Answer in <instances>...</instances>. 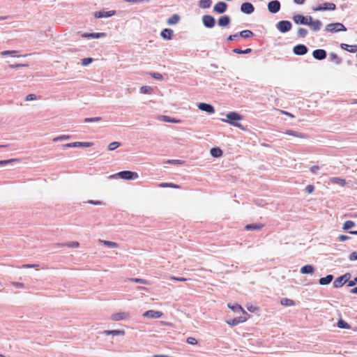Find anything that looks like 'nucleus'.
Listing matches in <instances>:
<instances>
[{"label": "nucleus", "instance_id": "412c9836", "mask_svg": "<svg viewBox=\"0 0 357 357\" xmlns=\"http://www.w3.org/2000/svg\"><path fill=\"white\" fill-rule=\"evenodd\" d=\"M309 26L312 31L317 32L321 29L322 23L320 20H315L310 25H309Z\"/></svg>", "mask_w": 357, "mask_h": 357}, {"label": "nucleus", "instance_id": "f704fd0d", "mask_svg": "<svg viewBox=\"0 0 357 357\" xmlns=\"http://www.w3.org/2000/svg\"><path fill=\"white\" fill-rule=\"evenodd\" d=\"M238 36H240L241 37H242L243 38H248L253 36L254 33L252 31L247 29V30L241 31L238 33Z\"/></svg>", "mask_w": 357, "mask_h": 357}, {"label": "nucleus", "instance_id": "603ef678", "mask_svg": "<svg viewBox=\"0 0 357 357\" xmlns=\"http://www.w3.org/2000/svg\"><path fill=\"white\" fill-rule=\"evenodd\" d=\"M18 162L17 159H9V160H0V165H6L7 164L12 163V162Z\"/></svg>", "mask_w": 357, "mask_h": 357}, {"label": "nucleus", "instance_id": "13d9d810", "mask_svg": "<svg viewBox=\"0 0 357 357\" xmlns=\"http://www.w3.org/2000/svg\"><path fill=\"white\" fill-rule=\"evenodd\" d=\"M70 135H61V136H59V137L54 138V141L57 142V141H60V140L68 139H70Z\"/></svg>", "mask_w": 357, "mask_h": 357}, {"label": "nucleus", "instance_id": "e433bc0d", "mask_svg": "<svg viewBox=\"0 0 357 357\" xmlns=\"http://www.w3.org/2000/svg\"><path fill=\"white\" fill-rule=\"evenodd\" d=\"M100 243L111 248L119 247L118 243L109 241L100 240Z\"/></svg>", "mask_w": 357, "mask_h": 357}, {"label": "nucleus", "instance_id": "9d476101", "mask_svg": "<svg viewBox=\"0 0 357 357\" xmlns=\"http://www.w3.org/2000/svg\"><path fill=\"white\" fill-rule=\"evenodd\" d=\"M241 11L245 14L250 15L255 11V7L251 3L245 2L241 6Z\"/></svg>", "mask_w": 357, "mask_h": 357}, {"label": "nucleus", "instance_id": "2f4dec72", "mask_svg": "<svg viewBox=\"0 0 357 357\" xmlns=\"http://www.w3.org/2000/svg\"><path fill=\"white\" fill-rule=\"evenodd\" d=\"M212 3L211 0H199V6L202 8H208L211 7Z\"/></svg>", "mask_w": 357, "mask_h": 357}, {"label": "nucleus", "instance_id": "20e7f679", "mask_svg": "<svg viewBox=\"0 0 357 357\" xmlns=\"http://www.w3.org/2000/svg\"><path fill=\"white\" fill-rule=\"evenodd\" d=\"M292 27V24L291 22L288 20H281L276 24V28L281 32V33H287L289 31L291 30Z\"/></svg>", "mask_w": 357, "mask_h": 357}, {"label": "nucleus", "instance_id": "a18cd8bd", "mask_svg": "<svg viewBox=\"0 0 357 357\" xmlns=\"http://www.w3.org/2000/svg\"><path fill=\"white\" fill-rule=\"evenodd\" d=\"M161 118L165 122L178 123V122L180 121L179 120H177L176 119L172 118V117L168 116H162Z\"/></svg>", "mask_w": 357, "mask_h": 357}, {"label": "nucleus", "instance_id": "7ed1b4c3", "mask_svg": "<svg viewBox=\"0 0 357 357\" xmlns=\"http://www.w3.org/2000/svg\"><path fill=\"white\" fill-rule=\"evenodd\" d=\"M326 31L331 33L346 31L347 28L340 22L331 23L326 26Z\"/></svg>", "mask_w": 357, "mask_h": 357}, {"label": "nucleus", "instance_id": "a211bd4d", "mask_svg": "<svg viewBox=\"0 0 357 357\" xmlns=\"http://www.w3.org/2000/svg\"><path fill=\"white\" fill-rule=\"evenodd\" d=\"M231 22V18L229 15H222L218 20V24L220 26H227Z\"/></svg>", "mask_w": 357, "mask_h": 357}, {"label": "nucleus", "instance_id": "c03bdc74", "mask_svg": "<svg viewBox=\"0 0 357 357\" xmlns=\"http://www.w3.org/2000/svg\"><path fill=\"white\" fill-rule=\"evenodd\" d=\"M153 91V89L149 86H142L140 88V93H151Z\"/></svg>", "mask_w": 357, "mask_h": 357}, {"label": "nucleus", "instance_id": "423d86ee", "mask_svg": "<svg viewBox=\"0 0 357 357\" xmlns=\"http://www.w3.org/2000/svg\"><path fill=\"white\" fill-rule=\"evenodd\" d=\"M202 23L205 27L212 29L215 25V20L210 15H204L202 16Z\"/></svg>", "mask_w": 357, "mask_h": 357}, {"label": "nucleus", "instance_id": "4d7b16f0", "mask_svg": "<svg viewBox=\"0 0 357 357\" xmlns=\"http://www.w3.org/2000/svg\"><path fill=\"white\" fill-rule=\"evenodd\" d=\"M125 2L131 3H149L150 0H124Z\"/></svg>", "mask_w": 357, "mask_h": 357}, {"label": "nucleus", "instance_id": "6ab92c4d", "mask_svg": "<svg viewBox=\"0 0 357 357\" xmlns=\"http://www.w3.org/2000/svg\"><path fill=\"white\" fill-rule=\"evenodd\" d=\"M173 33L172 29L166 28L161 31L160 36L165 40H171Z\"/></svg>", "mask_w": 357, "mask_h": 357}, {"label": "nucleus", "instance_id": "69168bd1", "mask_svg": "<svg viewBox=\"0 0 357 357\" xmlns=\"http://www.w3.org/2000/svg\"><path fill=\"white\" fill-rule=\"evenodd\" d=\"M36 99V96L35 94H29L26 96L25 100L30 101Z\"/></svg>", "mask_w": 357, "mask_h": 357}, {"label": "nucleus", "instance_id": "8fccbe9b", "mask_svg": "<svg viewBox=\"0 0 357 357\" xmlns=\"http://www.w3.org/2000/svg\"><path fill=\"white\" fill-rule=\"evenodd\" d=\"M149 75L152 77H153L154 79H155L157 80H162L163 79L162 75L159 73L151 72V73H149Z\"/></svg>", "mask_w": 357, "mask_h": 357}, {"label": "nucleus", "instance_id": "aec40b11", "mask_svg": "<svg viewBox=\"0 0 357 357\" xmlns=\"http://www.w3.org/2000/svg\"><path fill=\"white\" fill-rule=\"evenodd\" d=\"M246 319H247L246 317L241 316V317H236L230 321H228L227 324H229L230 326H234L241 323L245 321Z\"/></svg>", "mask_w": 357, "mask_h": 357}, {"label": "nucleus", "instance_id": "c85d7f7f", "mask_svg": "<svg viewBox=\"0 0 357 357\" xmlns=\"http://www.w3.org/2000/svg\"><path fill=\"white\" fill-rule=\"evenodd\" d=\"M329 60L331 62L335 63L337 65H339L342 63V59L338 56L337 54L333 52H331L329 54Z\"/></svg>", "mask_w": 357, "mask_h": 357}, {"label": "nucleus", "instance_id": "0e129e2a", "mask_svg": "<svg viewBox=\"0 0 357 357\" xmlns=\"http://www.w3.org/2000/svg\"><path fill=\"white\" fill-rule=\"evenodd\" d=\"M320 169V167L317 165H314L312 167H310V172L313 174H317V172L318 170Z\"/></svg>", "mask_w": 357, "mask_h": 357}, {"label": "nucleus", "instance_id": "58836bf2", "mask_svg": "<svg viewBox=\"0 0 357 357\" xmlns=\"http://www.w3.org/2000/svg\"><path fill=\"white\" fill-rule=\"evenodd\" d=\"M331 182L341 186H344L346 184V181L339 177H334L331 179Z\"/></svg>", "mask_w": 357, "mask_h": 357}, {"label": "nucleus", "instance_id": "b1692460", "mask_svg": "<svg viewBox=\"0 0 357 357\" xmlns=\"http://www.w3.org/2000/svg\"><path fill=\"white\" fill-rule=\"evenodd\" d=\"M333 280V275H327L326 277L321 278L319 280V283L321 285H326L330 284L332 280Z\"/></svg>", "mask_w": 357, "mask_h": 357}, {"label": "nucleus", "instance_id": "1a4fd4ad", "mask_svg": "<svg viewBox=\"0 0 357 357\" xmlns=\"http://www.w3.org/2000/svg\"><path fill=\"white\" fill-rule=\"evenodd\" d=\"M308 48L303 44L296 45L293 48V52L295 55L303 56L307 54Z\"/></svg>", "mask_w": 357, "mask_h": 357}, {"label": "nucleus", "instance_id": "c756f323", "mask_svg": "<svg viewBox=\"0 0 357 357\" xmlns=\"http://www.w3.org/2000/svg\"><path fill=\"white\" fill-rule=\"evenodd\" d=\"M180 20V16L178 14H174L167 20V24L169 25H174L177 24Z\"/></svg>", "mask_w": 357, "mask_h": 357}, {"label": "nucleus", "instance_id": "bf43d9fd", "mask_svg": "<svg viewBox=\"0 0 357 357\" xmlns=\"http://www.w3.org/2000/svg\"><path fill=\"white\" fill-rule=\"evenodd\" d=\"M186 342L188 344H192V345L197 344V340L195 337H188Z\"/></svg>", "mask_w": 357, "mask_h": 357}, {"label": "nucleus", "instance_id": "774afa93", "mask_svg": "<svg viewBox=\"0 0 357 357\" xmlns=\"http://www.w3.org/2000/svg\"><path fill=\"white\" fill-rule=\"evenodd\" d=\"M39 265L38 264H24L22 266L23 268H34V267H38Z\"/></svg>", "mask_w": 357, "mask_h": 357}, {"label": "nucleus", "instance_id": "09e8293b", "mask_svg": "<svg viewBox=\"0 0 357 357\" xmlns=\"http://www.w3.org/2000/svg\"><path fill=\"white\" fill-rule=\"evenodd\" d=\"M102 118L100 116L98 117H92V118H86L84 119V121L85 123H94V122H98L101 121Z\"/></svg>", "mask_w": 357, "mask_h": 357}, {"label": "nucleus", "instance_id": "dca6fc26", "mask_svg": "<svg viewBox=\"0 0 357 357\" xmlns=\"http://www.w3.org/2000/svg\"><path fill=\"white\" fill-rule=\"evenodd\" d=\"M293 20L297 24L306 25L307 24H308L307 17L300 15V14L294 15Z\"/></svg>", "mask_w": 357, "mask_h": 357}, {"label": "nucleus", "instance_id": "c9c22d12", "mask_svg": "<svg viewBox=\"0 0 357 357\" xmlns=\"http://www.w3.org/2000/svg\"><path fill=\"white\" fill-rule=\"evenodd\" d=\"M337 326L340 328H344V329L351 328V326L342 319L338 320V321L337 323Z\"/></svg>", "mask_w": 357, "mask_h": 357}, {"label": "nucleus", "instance_id": "393cba45", "mask_svg": "<svg viewBox=\"0 0 357 357\" xmlns=\"http://www.w3.org/2000/svg\"><path fill=\"white\" fill-rule=\"evenodd\" d=\"M102 333L107 335H123L125 332L121 330H111V331L106 330V331H102Z\"/></svg>", "mask_w": 357, "mask_h": 357}, {"label": "nucleus", "instance_id": "5fc2aeb1", "mask_svg": "<svg viewBox=\"0 0 357 357\" xmlns=\"http://www.w3.org/2000/svg\"><path fill=\"white\" fill-rule=\"evenodd\" d=\"M160 186L162 188H165V187H171V188H179V186L178 185H176L174 183H162L160 184Z\"/></svg>", "mask_w": 357, "mask_h": 357}, {"label": "nucleus", "instance_id": "f8f14e48", "mask_svg": "<svg viewBox=\"0 0 357 357\" xmlns=\"http://www.w3.org/2000/svg\"><path fill=\"white\" fill-rule=\"evenodd\" d=\"M197 107L199 109L203 112H206L208 114H213L215 112L214 107L211 104L200 102L198 104Z\"/></svg>", "mask_w": 357, "mask_h": 357}, {"label": "nucleus", "instance_id": "72a5a7b5", "mask_svg": "<svg viewBox=\"0 0 357 357\" xmlns=\"http://www.w3.org/2000/svg\"><path fill=\"white\" fill-rule=\"evenodd\" d=\"M285 134L300 138L305 137L304 134L291 130H286Z\"/></svg>", "mask_w": 357, "mask_h": 357}, {"label": "nucleus", "instance_id": "f03ea898", "mask_svg": "<svg viewBox=\"0 0 357 357\" xmlns=\"http://www.w3.org/2000/svg\"><path fill=\"white\" fill-rule=\"evenodd\" d=\"M115 176L121 179L128 181L136 180L139 177L137 172L127 170L119 172Z\"/></svg>", "mask_w": 357, "mask_h": 357}, {"label": "nucleus", "instance_id": "0eeeda50", "mask_svg": "<svg viewBox=\"0 0 357 357\" xmlns=\"http://www.w3.org/2000/svg\"><path fill=\"white\" fill-rule=\"evenodd\" d=\"M350 278L349 273H346L340 277H338L335 279V280L333 282V284L335 288H340L342 287L348 280V279Z\"/></svg>", "mask_w": 357, "mask_h": 357}, {"label": "nucleus", "instance_id": "6e6552de", "mask_svg": "<svg viewBox=\"0 0 357 357\" xmlns=\"http://www.w3.org/2000/svg\"><path fill=\"white\" fill-rule=\"evenodd\" d=\"M281 7L280 2L278 0H273L268 3V10L271 13H277L280 11Z\"/></svg>", "mask_w": 357, "mask_h": 357}, {"label": "nucleus", "instance_id": "49530a36", "mask_svg": "<svg viewBox=\"0 0 357 357\" xmlns=\"http://www.w3.org/2000/svg\"><path fill=\"white\" fill-rule=\"evenodd\" d=\"M228 307H229L230 309L233 310L234 311H238V310H239V311H242L243 313H245V311H244V310L242 308V307H241L240 305H238V304H235V305H230V304H228Z\"/></svg>", "mask_w": 357, "mask_h": 357}, {"label": "nucleus", "instance_id": "e2e57ef3", "mask_svg": "<svg viewBox=\"0 0 357 357\" xmlns=\"http://www.w3.org/2000/svg\"><path fill=\"white\" fill-rule=\"evenodd\" d=\"M349 259L350 261L357 260V252H353L350 254Z\"/></svg>", "mask_w": 357, "mask_h": 357}, {"label": "nucleus", "instance_id": "f257e3e1", "mask_svg": "<svg viewBox=\"0 0 357 357\" xmlns=\"http://www.w3.org/2000/svg\"><path fill=\"white\" fill-rule=\"evenodd\" d=\"M226 117L227 119H222V121L226 122L234 127L240 128L241 130H245L244 126L242 124L237 122L238 121H241L243 119L242 115H241L236 112H231L226 114Z\"/></svg>", "mask_w": 357, "mask_h": 357}, {"label": "nucleus", "instance_id": "bb28decb", "mask_svg": "<svg viewBox=\"0 0 357 357\" xmlns=\"http://www.w3.org/2000/svg\"><path fill=\"white\" fill-rule=\"evenodd\" d=\"M127 317V314L125 312L114 313L112 315V319L114 321H121Z\"/></svg>", "mask_w": 357, "mask_h": 357}, {"label": "nucleus", "instance_id": "4be33fe9", "mask_svg": "<svg viewBox=\"0 0 357 357\" xmlns=\"http://www.w3.org/2000/svg\"><path fill=\"white\" fill-rule=\"evenodd\" d=\"M302 274H312L314 272V268L312 265H305L301 268Z\"/></svg>", "mask_w": 357, "mask_h": 357}, {"label": "nucleus", "instance_id": "39448f33", "mask_svg": "<svg viewBox=\"0 0 357 357\" xmlns=\"http://www.w3.org/2000/svg\"><path fill=\"white\" fill-rule=\"evenodd\" d=\"M336 6L334 3L326 2L316 7H313L314 11L335 10Z\"/></svg>", "mask_w": 357, "mask_h": 357}, {"label": "nucleus", "instance_id": "f3484780", "mask_svg": "<svg viewBox=\"0 0 357 357\" xmlns=\"http://www.w3.org/2000/svg\"><path fill=\"white\" fill-rule=\"evenodd\" d=\"M162 313L160 311H155V310H152L146 311L143 314L144 317H148L150 319L160 318L162 317Z\"/></svg>", "mask_w": 357, "mask_h": 357}, {"label": "nucleus", "instance_id": "4c0bfd02", "mask_svg": "<svg viewBox=\"0 0 357 357\" xmlns=\"http://www.w3.org/2000/svg\"><path fill=\"white\" fill-rule=\"evenodd\" d=\"M280 303L284 306H293L294 305V301L291 299L284 298L280 300Z\"/></svg>", "mask_w": 357, "mask_h": 357}, {"label": "nucleus", "instance_id": "de8ad7c7", "mask_svg": "<svg viewBox=\"0 0 357 357\" xmlns=\"http://www.w3.org/2000/svg\"><path fill=\"white\" fill-rule=\"evenodd\" d=\"M121 146V143L119 142H113L112 143H110L108 146V149L109 151H114L116 149H117L118 147H119Z\"/></svg>", "mask_w": 357, "mask_h": 357}, {"label": "nucleus", "instance_id": "9b49d317", "mask_svg": "<svg viewBox=\"0 0 357 357\" xmlns=\"http://www.w3.org/2000/svg\"><path fill=\"white\" fill-rule=\"evenodd\" d=\"M92 146L91 142H71L68 144H63V148H74V147H90Z\"/></svg>", "mask_w": 357, "mask_h": 357}, {"label": "nucleus", "instance_id": "ea45409f", "mask_svg": "<svg viewBox=\"0 0 357 357\" xmlns=\"http://www.w3.org/2000/svg\"><path fill=\"white\" fill-rule=\"evenodd\" d=\"M233 52L234 53L239 54H249V53L252 52V49L248 48L244 50H242L239 48H234L233 50Z\"/></svg>", "mask_w": 357, "mask_h": 357}, {"label": "nucleus", "instance_id": "680f3d73", "mask_svg": "<svg viewBox=\"0 0 357 357\" xmlns=\"http://www.w3.org/2000/svg\"><path fill=\"white\" fill-rule=\"evenodd\" d=\"M350 238H351L350 236H347V235H343V234L340 235L339 237H338L339 241H342V242L347 241V240H349Z\"/></svg>", "mask_w": 357, "mask_h": 357}, {"label": "nucleus", "instance_id": "5701e85b", "mask_svg": "<svg viewBox=\"0 0 357 357\" xmlns=\"http://www.w3.org/2000/svg\"><path fill=\"white\" fill-rule=\"evenodd\" d=\"M106 36L105 33H83L82 37L83 38H100L101 37H105Z\"/></svg>", "mask_w": 357, "mask_h": 357}, {"label": "nucleus", "instance_id": "3c124183", "mask_svg": "<svg viewBox=\"0 0 357 357\" xmlns=\"http://www.w3.org/2000/svg\"><path fill=\"white\" fill-rule=\"evenodd\" d=\"M184 162V161L181 160H167L165 163L167 164H173V165H181Z\"/></svg>", "mask_w": 357, "mask_h": 357}, {"label": "nucleus", "instance_id": "cd10ccee", "mask_svg": "<svg viewBox=\"0 0 357 357\" xmlns=\"http://www.w3.org/2000/svg\"><path fill=\"white\" fill-rule=\"evenodd\" d=\"M210 152L211 155L214 158L221 157L223 154L222 151L218 147L212 148Z\"/></svg>", "mask_w": 357, "mask_h": 357}, {"label": "nucleus", "instance_id": "79ce46f5", "mask_svg": "<svg viewBox=\"0 0 357 357\" xmlns=\"http://www.w3.org/2000/svg\"><path fill=\"white\" fill-rule=\"evenodd\" d=\"M308 34V31L305 28H299L298 30V36L301 38H305Z\"/></svg>", "mask_w": 357, "mask_h": 357}, {"label": "nucleus", "instance_id": "864d4df0", "mask_svg": "<svg viewBox=\"0 0 357 357\" xmlns=\"http://www.w3.org/2000/svg\"><path fill=\"white\" fill-rule=\"evenodd\" d=\"M61 245H67L69 248H78L79 246V243L77 241H72L66 244H61Z\"/></svg>", "mask_w": 357, "mask_h": 357}, {"label": "nucleus", "instance_id": "ddd939ff", "mask_svg": "<svg viewBox=\"0 0 357 357\" xmlns=\"http://www.w3.org/2000/svg\"><path fill=\"white\" fill-rule=\"evenodd\" d=\"M227 8V4L224 1H218L213 7V11L222 14L224 13Z\"/></svg>", "mask_w": 357, "mask_h": 357}, {"label": "nucleus", "instance_id": "a878e982", "mask_svg": "<svg viewBox=\"0 0 357 357\" xmlns=\"http://www.w3.org/2000/svg\"><path fill=\"white\" fill-rule=\"evenodd\" d=\"M341 48L349 52L354 53L357 51V45H349L347 44L342 43Z\"/></svg>", "mask_w": 357, "mask_h": 357}, {"label": "nucleus", "instance_id": "a19ab883", "mask_svg": "<svg viewBox=\"0 0 357 357\" xmlns=\"http://www.w3.org/2000/svg\"><path fill=\"white\" fill-rule=\"evenodd\" d=\"M354 225H355L354 222H353L351 220H347L344 222L342 229L344 230H348V229L352 228Z\"/></svg>", "mask_w": 357, "mask_h": 357}, {"label": "nucleus", "instance_id": "473e14b6", "mask_svg": "<svg viewBox=\"0 0 357 357\" xmlns=\"http://www.w3.org/2000/svg\"><path fill=\"white\" fill-rule=\"evenodd\" d=\"M18 53L17 51L16 50H6V51H3L1 52V54L2 56H8V55H11L14 57H19V56H22L21 55H17V54ZM26 55H24L23 56H26Z\"/></svg>", "mask_w": 357, "mask_h": 357}, {"label": "nucleus", "instance_id": "7c9ffc66", "mask_svg": "<svg viewBox=\"0 0 357 357\" xmlns=\"http://www.w3.org/2000/svg\"><path fill=\"white\" fill-rule=\"evenodd\" d=\"M263 227L262 224H248L245 225L246 230H259Z\"/></svg>", "mask_w": 357, "mask_h": 357}, {"label": "nucleus", "instance_id": "37998d69", "mask_svg": "<svg viewBox=\"0 0 357 357\" xmlns=\"http://www.w3.org/2000/svg\"><path fill=\"white\" fill-rule=\"evenodd\" d=\"M130 280L134 282H136V283H140V284H150V282L148 280L142 279V278H130Z\"/></svg>", "mask_w": 357, "mask_h": 357}, {"label": "nucleus", "instance_id": "052dcab7", "mask_svg": "<svg viewBox=\"0 0 357 357\" xmlns=\"http://www.w3.org/2000/svg\"><path fill=\"white\" fill-rule=\"evenodd\" d=\"M314 185H307L305 187V191L307 193L310 194V193H312L314 191Z\"/></svg>", "mask_w": 357, "mask_h": 357}, {"label": "nucleus", "instance_id": "338daca9", "mask_svg": "<svg viewBox=\"0 0 357 357\" xmlns=\"http://www.w3.org/2000/svg\"><path fill=\"white\" fill-rule=\"evenodd\" d=\"M237 37H238V33H236V34H234V35H230L227 38V41H232V40H235Z\"/></svg>", "mask_w": 357, "mask_h": 357}, {"label": "nucleus", "instance_id": "2eb2a0df", "mask_svg": "<svg viewBox=\"0 0 357 357\" xmlns=\"http://www.w3.org/2000/svg\"><path fill=\"white\" fill-rule=\"evenodd\" d=\"M115 13V10L98 11L94 13V17L96 18H107L113 16Z\"/></svg>", "mask_w": 357, "mask_h": 357}, {"label": "nucleus", "instance_id": "4468645a", "mask_svg": "<svg viewBox=\"0 0 357 357\" xmlns=\"http://www.w3.org/2000/svg\"><path fill=\"white\" fill-rule=\"evenodd\" d=\"M313 57L317 60H324L326 58L327 53L325 50L317 49L312 52Z\"/></svg>", "mask_w": 357, "mask_h": 357}, {"label": "nucleus", "instance_id": "6e6d98bb", "mask_svg": "<svg viewBox=\"0 0 357 357\" xmlns=\"http://www.w3.org/2000/svg\"><path fill=\"white\" fill-rule=\"evenodd\" d=\"M93 61V59L91 57L84 58L82 60V64L84 66H88Z\"/></svg>", "mask_w": 357, "mask_h": 357}]
</instances>
